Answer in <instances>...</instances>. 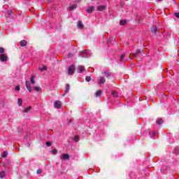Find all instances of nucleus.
I'll list each match as a JSON object with an SVG mask.
<instances>
[{
  "instance_id": "obj_1",
  "label": "nucleus",
  "mask_w": 179,
  "mask_h": 179,
  "mask_svg": "<svg viewBox=\"0 0 179 179\" xmlns=\"http://www.w3.org/2000/svg\"><path fill=\"white\" fill-rule=\"evenodd\" d=\"M110 77H111V74L110 73H108V72L103 73L102 76L99 77L97 78L99 85H104V83H106V78L110 79Z\"/></svg>"
},
{
  "instance_id": "obj_2",
  "label": "nucleus",
  "mask_w": 179,
  "mask_h": 179,
  "mask_svg": "<svg viewBox=\"0 0 179 179\" xmlns=\"http://www.w3.org/2000/svg\"><path fill=\"white\" fill-rule=\"evenodd\" d=\"M151 32L154 36H159V30L157 27H151Z\"/></svg>"
},
{
  "instance_id": "obj_3",
  "label": "nucleus",
  "mask_w": 179,
  "mask_h": 179,
  "mask_svg": "<svg viewBox=\"0 0 179 179\" xmlns=\"http://www.w3.org/2000/svg\"><path fill=\"white\" fill-rule=\"evenodd\" d=\"M0 61L1 62H6V61H8V56H6L4 54H1L0 55Z\"/></svg>"
},
{
  "instance_id": "obj_4",
  "label": "nucleus",
  "mask_w": 179,
  "mask_h": 179,
  "mask_svg": "<svg viewBox=\"0 0 179 179\" xmlns=\"http://www.w3.org/2000/svg\"><path fill=\"white\" fill-rule=\"evenodd\" d=\"M75 72V66L73 65H71L69 67V71H68V73L69 75H73Z\"/></svg>"
},
{
  "instance_id": "obj_5",
  "label": "nucleus",
  "mask_w": 179,
  "mask_h": 179,
  "mask_svg": "<svg viewBox=\"0 0 179 179\" xmlns=\"http://www.w3.org/2000/svg\"><path fill=\"white\" fill-rule=\"evenodd\" d=\"M54 107L55 108H61V107H62V103L61 101H56L54 103Z\"/></svg>"
},
{
  "instance_id": "obj_6",
  "label": "nucleus",
  "mask_w": 179,
  "mask_h": 179,
  "mask_svg": "<svg viewBox=\"0 0 179 179\" xmlns=\"http://www.w3.org/2000/svg\"><path fill=\"white\" fill-rule=\"evenodd\" d=\"M25 86H26L28 92H29L31 93V85L30 84V81L26 80L25 81Z\"/></svg>"
},
{
  "instance_id": "obj_7",
  "label": "nucleus",
  "mask_w": 179,
  "mask_h": 179,
  "mask_svg": "<svg viewBox=\"0 0 179 179\" xmlns=\"http://www.w3.org/2000/svg\"><path fill=\"white\" fill-rule=\"evenodd\" d=\"M70 89H71V86L69 85V84H67L64 90V94H63L62 96H65V94H67V93H69Z\"/></svg>"
},
{
  "instance_id": "obj_8",
  "label": "nucleus",
  "mask_w": 179,
  "mask_h": 179,
  "mask_svg": "<svg viewBox=\"0 0 179 179\" xmlns=\"http://www.w3.org/2000/svg\"><path fill=\"white\" fill-rule=\"evenodd\" d=\"M94 9H96V7H94V6H92L90 7H89L88 8H87V13H92V12L94 11Z\"/></svg>"
},
{
  "instance_id": "obj_9",
  "label": "nucleus",
  "mask_w": 179,
  "mask_h": 179,
  "mask_svg": "<svg viewBox=\"0 0 179 179\" xmlns=\"http://www.w3.org/2000/svg\"><path fill=\"white\" fill-rule=\"evenodd\" d=\"M20 45L21 47H26V45H27V41H26V40H22L20 42Z\"/></svg>"
},
{
  "instance_id": "obj_10",
  "label": "nucleus",
  "mask_w": 179,
  "mask_h": 179,
  "mask_svg": "<svg viewBox=\"0 0 179 179\" xmlns=\"http://www.w3.org/2000/svg\"><path fill=\"white\" fill-rule=\"evenodd\" d=\"M143 54H145V53H143V50L137 49L136 50V54H134V55H143Z\"/></svg>"
},
{
  "instance_id": "obj_11",
  "label": "nucleus",
  "mask_w": 179,
  "mask_h": 179,
  "mask_svg": "<svg viewBox=\"0 0 179 179\" xmlns=\"http://www.w3.org/2000/svg\"><path fill=\"white\" fill-rule=\"evenodd\" d=\"M104 9H106V6H99L97 7V10H99V12H103Z\"/></svg>"
},
{
  "instance_id": "obj_12",
  "label": "nucleus",
  "mask_w": 179,
  "mask_h": 179,
  "mask_svg": "<svg viewBox=\"0 0 179 179\" xmlns=\"http://www.w3.org/2000/svg\"><path fill=\"white\" fill-rule=\"evenodd\" d=\"M69 154H64L63 155L62 159H63V160H69Z\"/></svg>"
},
{
  "instance_id": "obj_13",
  "label": "nucleus",
  "mask_w": 179,
  "mask_h": 179,
  "mask_svg": "<svg viewBox=\"0 0 179 179\" xmlns=\"http://www.w3.org/2000/svg\"><path fill=\"white\" fill-rule=\"evenodd\" d=\"M77 26L79 29H83V27H85V25H83V22H82V21H78V24Z\"/></svg>"
},
{
  "instance_id": "obj_14",
  "label": "nucleus",
  "mask_w": 179,
  "mask_h": 179,
  "mask_svg": "<svg viewBox=\"0 0 179 179\" xmlns=\"http://www.w3.org/2000/svg\"><path fill=\"white\" fill-rule=\"evenodd\" d=\"M127 21L126 20H121L120 21V26H124V24H127Z\"/></svg>"
},
{
  "instance_id": "obj_15",
  "label": "nucleus",
  "mask_w": 179,
  "mask_h": 179,
  "mask_svg": "<svg viewBox=\"0 0 179 179\" xmlns=\"http://www.w3.org/2000/svg\"><path fill=\"white\" fill-rule=\"evenodd\" d=\"M69 9L70 10H73V9H76V4H70Z\"/></svg>"
},
{
  "instance_id": "obj_16",
  "label": "nucleus",
  "mask_w": 179,
  "mask_h": 179,
  "mask_svg": "<svg viewBox=\"0 0 179 179\" xmlns=\"http://www.w3.org/2000/svg\"><path fill=\"white\" fill-rule=\"evenodd\" d=\"M39 71L41 72H44V71H47V66H43V67H38Z\"/></svg>"
},
{
  "instance_id": "obj_17",
  "label": "nucleus",
  "mask_w": 179,
  "mask_h": 179,
  "mask_svg": "<svg viewBox=\"0 0 179 179\" xmlns=\"http://www.w3.org/2000/svg\"><path fill=\"white\" fill-rule=\"evenodd\" d=\"M31 85H34L36 83V80H34V76H31V80H30Z\"/></svg>"
},
{
  "instance_id": "obj_18",
  "label": "nucleus",
  "mask_w": 179,
  "mask_h": 179,
  "mask_svg": "<svg viewBox=\"0 0 179 179\" xmlns=\"http://www.w3.org/2000/svg\"><path fill=\"white\" fill-rule=\"evenodd\" d=\"M101 95V90H98L96 91V92L95 93V96L96 97H100V96Z\"/></svg>"
},
{
  "instance_id": "obj_19",
  "label": "nucleus",
  "mask_w": 179,
  "mask_h": 179,
  "mask_svg": "<svg viewBox=\"0 0 179 179\" xmlns=\"http://www.w3.org/2000/svg\"><path fill=\"white\" fill-rule=\"evenodd\" d=\"M112 96H113V97H118V92H116V91H113V92H112Z\"/></svg>"
},
{
  "instance_id": "obj_20",
  "label": "nucleus",
  "mask_w": 179,
  "mask_h": 179,
  "mask_svg": "<svg viewBox=\"0 0 179 179\" xmlns=\"http://www.w3.org/2000/svg\"><path fill=\"white\" fill-rule=\"evenodd\" d=\"M32 89H34L36 92H40L41 90L40 87H33Z\"/></svg>"
},
{
  "instance_id": "obj_21",
  "label": "nucleus",
  "mask_w": 179,
  "mask_h": 179,
  "mask_svg": "<svg viewBox=\"0 0 179 179\" xmlns=\"http://www.w3.org/2000/svg\"><path fill=\"white\" fill-rule=\"evenodd\" d=\"M79 71H80V72H84V71H85V66H79Z\"/></svg>"
},
{
  "instance_id": "obj_22",
  "label": "nucleus",
  "mask_w": 179,
  "mask_h": 179,
  "mask_svg": "<svg viewBox=\"0 0 179 179\" xmlns=\"http://www.w3.org/2000/svg\"><path fill=\"white\" fill-rule=\"evenodd\" d=\"M30 110H31V106H29V107L26 108L25 110H24V113H29V111H30Z\"/></svg>"
},
{
  "instance_id": "obj_23",
  "label": "nucleus",
  "mask_w": 179,
  "mask_h": 179,
  "mask_svg": "<svg viewBox=\"0 0 179 179\" xmlns=\"http://www.w3.org/2000/svg\"><path fill=\"white\" fill-rule=\"evenodd\" d=\"M124 58H125V55H122L120 58V62H124Z\"/></svg>"
},
{
  "instance_id": "obj_24",
  "label": "nucleus",
  "mask_w": 179,
  "mask_h": 179,
  "mask_svg": "<svg viewBox=\"0 0 179 179\" xmlns=\"http://www.w3.org/2000/svg\"><path fill=\"white\" fill-rule=\"evenodd\" d=\"M17 103H18V105L20 106H22V103H23V100H22V99L19 98L17 99Z\"/></svg>"
},
{
  "instance_id": "obj_25",
  "label": "nucleus",
  "mask_w": 179,
  "mask_h": 179,
  "mask_svg": "<svg viewBox=\"0 0 179 179\" xmlns=\"http://www.w3.org/2000/svg\"><path fill=\"white\" fill-rule=\"evenodd\" d=\"M164 122V121H163V120H158L157 121V124H158V125H162V123Z\"/></svg>"
},
{
  "instance_id": "obj_26",
  "label": "nucleus",
  "mask_w": 179,
  "mask_h": 179,
  "mask_svg": "<svg viewBox=\"0 0 179 179\" xmlns=\"http://www.w3.org/2000/svg\"><path fill=\"white\" fill-rule=\"evenodd\" d=\"M1 157H8V152L4 151L3 154L2 155Z\"/></svg>"
},
{
  "instance_id": "obj_27",
  "label": "nucleus",
  "mask_w": 179,
  "mask_h": 179,
  "mask_svg": "<svg viewBox=\"0 0 179 179\" xmlns=\"http://www.w3.org/2000/svg\"><path fill=\"white\" fill-rule=\"evenodd\" d=\"M3 177H5V172H0V178H3Z\"/></svg>"
},
{
  "instance_id": "obj_28",
  "label": "nucleus",
  "mask_w": 179,
  "mask_h": 179,
  "mask_svg": "<svg viewBox=\"0 0 179 179\" xmlns=\"http://www.w3.org/2000/svg\"><path fill=\"white\" fill-rule=\"evenodd\" d=\"M85 80L86 82H90V80H92V78L87 76L85 77Z\"/></svg>"
},
{
  "instance_id": "obj_29",
  "label": "nucleus",
  "mask_w": 179,
  "mask_h": 179,
  "mask_svg": "<svg viewBox=\"0 0 179 179\" xmlns=\"http://www.w3.org/2000/svg\"><path fill=\"white\" fill-rule=\"evenodd\" d=\"M3 52H5V48H0V54H3Z\"/></svg>"
},
{
  "instance_id": "obj_30",
  "label": "nucleus",
  "mask_w": 179,
  "mask_h": 179,
  "mask_svg": "<svg viewBox=\"0 0 179 179\" xmlns=\"http://www.w3.org/2000/svg\"><path fill=\"white\" fill-rule=\"evenodd\" d=\"M74 141H75V142H79V136H76L74 137Z\"/></svg>"
},
{
  "instance_id": "obj_31",
  "label": "nucleus",
  "mask_w": 179,
  "mask_h": 179,
  "mask_svg": "<svg viewBox=\"0 0 179 179\" xmlns=\"http://www.w3.org/2000/svg\"><path fill=\"white\" fill-rule=\"evenodd\" d=\"M52 153L53 155H57V153H58V150H57V149H54L52 151Z\"/></svg>"
},
{
  "instance_id": "obj_32",
  "label": "nucleus",
  "mask_w": 179,
  "mask_h": 179,
  "mask_svg": "<svg viewBox=\"0 0 179 179\" xmlns=\"http://www.w3.org/2000/svg\"><path fill=\"white\" fill-rule=\"evenodd\" d=\"M51 145H52V143L51 142H50V141L46 142V146L50 147V146H51Z\"/></svg>"
},
{
  "instance_id": "obj_33",
  "label": "nucleus",
  "mask_w": 179,
  "mask_h": 179,
  "mask_svg": "<svg viewBox=\"0 0 179 179\" xmlns=\"http://www.w3.org/2000/svg\"><path fill=\"white\" fill-rule=\"evenodd\" d=\"M15 90H16L17 92H19V90H20V86L17 85V86L15 87Z\"/></svg>"
},
{
  "instance_id": "obj_34",
  "label": "nucleus",
  "mask_w": 179,
  "mask_h": 179,
  "mask_svg": "<svg viewBox=\"0 0 179 179\" xmlns=\"http://www.w3.org/2000/svg\"><path fill=\"white\" fill-rule=\"evenodd\" d=\"M174 16H176L178 19H179V13H175Z\"/></svg>"
},
{
  "instance_id": "obj_35",
  "label": "nucleus",
  "mask_w": 179,
  "mask_h": 179,
  "mask_svg": "<svg viewBox=\"0 0 179 179\" xmlns=\"http://www.w3.org/2000/svg\"><path fill=\"white\" fill-rule=\"evenodd\" d=\"M41 169H38L37 171H36V173H37V174H41Z\"/></svg>"
},
{
  "instance_id": "obj_36",
  "label": "nucleus",
  "mask_w": 179,
  "mask_h": 179,
  "mask_svg": "<svg viewBox=\"0 0 179 179\" xmlns=\"http://www.w3.org/2000/svg\"><path fill=\"white\" fill-rule=\"evenodd\" d=\"M73 2H76L78 3H80V2H82V0H73Z\"/></svg>"
},
{
  "instance_id": "obj_37",
  "label": "nucleus",
  "mask_w": 179,
  "mask_h": 179,
  "mask_svg": "<svg viewBox=\"0 0 179 179\" xmlns=\"http://www.w3.org/2000/svg\"><path fill=\"white\" fill-rule=\"evenodd\" d=\"M138 23H142V20L138 21Z\"/></svg>"
},
{
  "instance_id": "obj_38",
  "label": "nucleus",
  "mask_w": 179,
  "mask_h": 179,
  "mask_svg": "<svg viewBox=\"0 0 179 179\" xmlns=\"http://www.w3.org/2000/svg\"><path fill=\"white\" fill-rule=\"evenodd\" d=\"M159 2H160V1H162V0H157Z\"/></svg>"
},
{
  "instance_id": "obj_39",
  "label": "nucleus",
  "mask_w": 179,
  "mask_h": 179,
  "mask_svg": "<svg viewBox=\"0 0 179 179\" xmlns=\"http://www.w3.org/2000/svg\"><path fill=\"white\" fill-rule=\"evenodd\" d=\"M26 1H31V0H26Z\"/></svg>"
}]
</instances>
